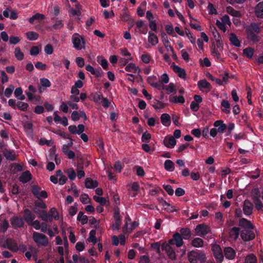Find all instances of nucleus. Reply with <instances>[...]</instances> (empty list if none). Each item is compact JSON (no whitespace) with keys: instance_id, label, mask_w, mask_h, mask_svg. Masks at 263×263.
I'll list each match as a JSON object with an SVG mask.
<instances>
[{"instance_id":"1","label":"nucleus","mask_w":263,"mask_h":263,"mask_svg":"<svg viewBox=\"0 0 263 263\" xmlns=\"http://www.w3.org/2000/svg\"><path fill=\"white\" fill-rule=\"evenodd\" d=\"M188 260L190 263H205L206 257L205 253L198 250H192L187 253Z\"/></svg>"},{"instance_id":"2","label":"nucleus","mask_w":263,"mask_h":263,"mask_svg":"<svg viewBox=\"0 0 263 263\" xmlns=\"http://www.w3.org/2000/svg\"><path fill=\"white\" fill-rule=\"evenodd\" d=\"M32 238L38 246L46 247L49 243L48 237L45 235L39 232H34L32 234Z\"/></svg>"},{"instance_id":"3","label":"nucleus","mask_w":263,"mask_h":263,"mask_svg":"<svg viewBox=\"0 0 263 263\" xmlns=\"http://www.w3.org/2000/svg\"><path fill=\"white\" fill-rule=\"evenodd\" d=\"M72 43L73 47L77 50H81L85 48V41L83 37L80 38L78 33H75L72 36Z\"/></svg>"},{"instance_id":"4","label":"nucleus","mask_w":263,"mask_h":263,"mask_svg":"<svg viewBox=\"0 0 263 263\" xmlns=\"http://www.w3.org/2000/svg\"><path fill=\"white\" fill-rule=\"evenodd\" d=\"M4 248H7L13 252H16L18 247L16 241L12 238H7L2 245Z\"/></svg>"},{"instance_id":"5","label":"nucleus","mask_w":263,"mask_h":263,"mask_svg":"<svg viewBox=\"0 0 263 263\" xmlns=\"http://www.w3.org/2000/svg\"><path fill=\"white\" fill-rule=\"evenodd\" d=\"M11 224L14 229L22 228L24 227L25 222L23 218L21 216H14L10 219Z\"/></svg>"},{"instance_id":"6","label":"nucleus","mask_w":263,"mask_h":263,"mask_svg":"<svg viewBox=\"0 0 263 263\" xmlns=\"http://www.w3.org/2000/svg\"><path fill=\"white\" fill-rule=\"evenodd\" d=\"M114 218L115 219V223L112 225V229L113 230H118L120 229L121 225V219L120 217V210L118 207L114 209Z\"/></svg>"},{"instance_id":"7","label":"nucleus","mask_w":263,"mask_h":263,"mask_svg":"<svg viewBox=\"0 0 263 263\" xmlns=\"http://www.w3.org/2000/svg\"><path fill=\"white\" fill-rule=\"evenodd\" d=\"M157 78L156 76H149L147 79V83L152 87L160 90L164 88V86L160 82L157 81Z\"/></svg>"},{"instance_id":"8","label":"nucleus","mask_w":263,"mask_h":263,"mask_svg":"<svg viewBox=\"0 0 263 263\" xmlns=\"http://www.w3.org/2000/svg\"><path fill=\"white\" fill-rule=\"evenodd\" d=\"M162 251H165L168 256V257L172 260H175L176 258V253L172 248V247L169 245V244H167L165 242H164L162 244L161 247Z\"/></svg>"},{"instance_id":"9","label":"nucleus","mask_w":263,"mask_h":263,"mask_svg":"<svg viewBox=\"0 0 263 263\" xmlns=\"http://www.w3.org/2000/svg\"><path fill=\"white\" fill-rule=\"evenodd\" d=\"M210 231V228L204 224H199L195 228L196 235L203 237Z\"/></svg>"},{"instance_id":"10","label":"nucleus","mask_w":263,"mask_h":263,"mask_svg":"<svg viewBox=\"0 0 263 263\" xmlns=\"http://www.w3.org/2000/svg\"><path fill=\"white\" fill-rule=\"evenodd\" d=\"M240 236L242 240L248 241L254 239L255 237V234L252 231L244 229L241 231Z\"/></svg>"},{"instance_id":"11","label":"nucleus","mask_w":263,"mask_h":263,"mask_svg":"<svg viewBox=\"0 0 263 263\" xmlns=\"http://www.w3.org/2000/svg\"><path fill=\"white\" fill-rule=\"evenodd\" d=\"M35 215L28 209H25L24 210L23 220L29 225L33 220L35 219Z\"/></svg>"},{"instance_id":"12","label":"nucleus","mask_w":263,"mask_h":263,"mask_svg":"<svg viewBox=\"0 0 263 263\" xmlns=\"http://www.w3.org/2000/svg\"><path fill=\"white\" fill-rule=\"evenodd\" d=\"M253 209V205L249 200H245L243 202V211L247 215L252 214Z\"/></svg>"},{"instance_id":"13","label":"nucleus","mask_w":263,"mask_h":263,"mask_svg":"<svg viewBox=\"0 0 263 263\" xmlns=\"http://www.w3.org/2000/svg\"><path fill=\"white\" fill-rule=\"evenodd\" d=\"M174 72L177 73L180 78H184L186 76L185 71L184 69L176 65L174 63L171 65Z\"/></svg>"},{"instance_id":"14","label":"nucleus","mask_w":263,"mask_h":263,"mask_svg":"<svg viewBox=\"0 0 263 263\" xmlns=\"http://www.w3.org/2000/svg\"><path fill=\"white\" fill-rule=\"evenodd\" d=\"M18 179L23 183H26L32 179V175L29 171H26L22 173Z\"/></svg>"},{"instance_id":"15","label":"nucleus","mask_w":263,"mask_h":263,"mask_svg":"<svg viewBox=\"0 0 263 263\" xmlns=\"http://www.w3.org/2000/svg\"><path fill=\"white\" fill-rule=\"evenodd\" d=\"M163 143L166 147L172 148L176 144V140L173 136H170L169 137H166L163 140Z\"/></svg>"},{"instance_id":"16","label":"nucleus","mask_w":263,"mask_h":263,"mask_svg":"<svg viewBox=\"0 0 263 263\" xmlns=\"http://www.w3.org/2000/svg\"><path fill=\"white\" fill-rule=\"evenodd\" d=\"M215 257L218 263H221L223 259L222 250L219 245H215Z\"/></svg>"},{"instance_id":"17","label":"nucleus","mask_w":263,"mask_h":263,"mask_svg":"<svg viewBox=\"0 0 263 263\" xmlns=\"http://www.w3.org/2000/svg\"><path fill=\"white\" fill-rule=\"evenodd\" d=\"M215 127H218L217 129H215V136L218 132L220 133H223L227 128L226 125L221 120L215 122Z\"/></svg>"},{"instance_id":"18","label":"nucleus","mask_w":263,"mask_h":263,"mask_svg":"<svg viewBox=\"0 0 263 263\" xmlns=\"http://www.w3.org/2000/svg\"><path fill=\"white\" fill-rule=\"evenodd\" d=\"M180 234L183 239L185 240L190 239L192 237L191 230L188 228H182L180 230Z\"/></svg>"},{"instance_id":"19","label":"nucleus","mask_w":263,"mask_h":263,"mask_svg":"<svg viewBox=\"0 0 263 263\" xmlns=\"http://www.w3.org/2000/svg\"><path fill=\"white\" fill-rule=\"evenodd\" d=\"M197 85L201 91H203V89H207L209 91L212 88L210 83L205 80L199 81Z\"/></svg>"},{"instance_id":"20","label":"nucleus","mask_w":263,"mask_h":263,"mask_svg":"<svg viewBox=\"0 0 263 263\" xmlns=\"http://www.w3.org/2000/svg\"><path fill=\"white\" fill-rule=\"evenodd\" d=\"M85 187L87 189H93L98 186V182L96 180H93L91 178H86L85 181Z\"/></svg>"},{"instance_id":"21","label":"nucleus","mask_w":263,"mask_h":263,"mask_svg":"<svg viewBox=\"0 0 263 263\" xmlns=\"http://www.w3.org/2000/svg\"><path fill=\"white\" fill-rule=\"evenodd\" d=\"M239 225L244 228L245 229H253L254 228L252 223L250 221L245 218L240 219L239 221Z\"/></svg>"},{"instance_id":"22","label":"nucleus","mask_w":263,"mask_h":263,"mask_svg":"<svg viewBox=\"0 0 263 263\" xmlns=\"http://www.w3.org/2000/svg\"><path fill=\"white\" fill-rule=\"evenodd\" d=\"M224 255L229 259H233L235 256V251L231 247L226 248L224 250Z\"/></svg>"},{"instance_id":"23","label":"nucleus","mask_w":263,"mask_h":263,"mask_svg":"<svg viewBox=\"0 0 263 263\" xmlns=\"http://www.w3.org/2000/svg\"><path fill=\"white\" fill-rule=\"evenodd\" d=\"M173 237L174 238L175 245L177 247H181L183 244V238L179 233L176 232L173 234Z\"/></svg>"},{"instance_id":"24","label":"nucleus","mask_w":263,"mask_h":263,"mask_svg":"<svg viewBox=\"0 0 263 263\" xmlns=\"http://www.w3.org/2000/svg\"><path fill=\"white\" fill-rule=\"evenodd\" d=\"M48 219L50 222L52 221L53 218L57 220L59 219L58 212L55 208H52L50 210L48 213Z\"/></svg>"},{"instance_id":"25","label":"nucleus","mask_w":263,"mask_h":263,"mask_svg":"<svg viewBox=\"0 0 263 263\" xmlns=\"http://www.w3.org/2000/svg\"><path fill=\"white\" fill-rule=\"evenodd\" d=\"M247 39L254 43L259 41L258 37L256 35L255 32L252 31L250 29H246Z\"/></svg>"},{"instance_id":"26","label":"nucleus","mask_w":263,"mask_h":263,"mask_svg":"<svg viewBox=\"0 0 263 263\" xmlns=\"http://www.w3.org/2000/svg\"><path fill=\"white\" fill-rule=\"evenodd\" d=\"M162 124L166 126H168L171 124V117L167 114H163L160 117Z\"/></svg>"},{"instance_id":"27","label":"nucleus","mask_w":263,"mask_h":263,"mask_svg":"<svg viewBox=\"0 0 263 263\" xmlns=\"http://www.w3.org/2000/svg\"><path fill=\"white\" fill-rule=\"evenodd\" d=\"M148 41L152 45L155 46L158 43V38L154 33L149 31L148 32Z\"/></svg>"},{"instance_id":"28","label":"nucleus","mask_w":263,"mask_h":263,"mask_svg":"<svg viewBox=\"0 0 263 263\" xmlns=\"http://www.w3.org/2000/svg\"><path fill=\"white\" fill-rule=\"evenodd\" d=\"M161 36L162 41L165 48L167 50H168L169 49H170V47H172V46L170 45V42L168 40V37H167L166 34L164 32L162 31L161 33Z\"/></svg>"},{"instance_id":"29","label":"nucleus","mask_w":263,"mask_h":263,"mask_svg":"<svg viewBox=\"0 0 263 263\" xmlns=\"http://www.w3.org/2000/svg\"><path fill=\"white\" fill-rule=\"evenodd\" d=\"M3 155L8 160L14 161L16 159L15 154L11 150H7L3 153Z\"/></svg>"},{"instance_id":"30","label":"nucleus","mask_w":263,"mask_h":263,"mask_svg":"<svg viewBox=\"0 0 263 263\" xmlns=\"http://www.w3.org/2000/svg\"><path fill=\"white\" fill-rule=\"evenodd\" d=\"M255 12L258 17H263V1L257 5Z\"/></svg>"},{"instance_id":"31","label":"nucleus","mask_w":263,"mask_h":263,"mask_svg":"<svg viewBox=\"0 0 263 263\" xmlns=\"http://www.w3.org/2000/svg\"><path fill=\"white\" fill-rule=\"evenodd\" d=\"M170 101L174 103H181L183 104L185 102V99L182 96H179L178 97L175 96L169 97Z\"/></svg>"},{"instance_id":"32","label":"nucleus","mask_w":263,"mask_h":263,"mask_svg":"<svg viewBox=\"0 0 263 263\" xmlns=\"http://www.w3.org/2000/svg\"><path fill=\"white\" fill-rule=\"evenodd\" d=\"M164 168L169 172H173L175 169L174 162L171 160H166L164 163Z\"/></svg>"},{"instance_id":"33","label":"nucleus","mask_w":263,"mask_h":263,"mask_svg":"<svg viewBox=\"0 0 263 263\" xmlns=\"http://www.w3.org/2000/svg\"><path fill=\"white\" fill-rule=\"evenodd\" d=\"M229 40L232 44L236 47H239L240 46V43L239 40L237 39L236 35L234 33H231L230 34Z\"/></svg>"},{"instance_id":"34","label":"nucleus","mask_w":263,"mask_h":263,"mask_svg":"<svg viewBox=\"0 0 263 263\" xmlns=\"http://www.w3.org/2000/svg\"><path fill=\"white\" fill-rule=\"evenodd\" d=\"M35 213L37 214H39L40 216L39 217L41 218L43 220L47 222L49 221V216L48 214L47 213L46 211L43 210L40 211L39 210H35Z\"/></svg>"},{"instance_id":"35","label":"nucleus","mask_w":263,"mask_h":263,"mask_svg":"<svg viewBox=\"0 0 263 263\" xmlns=\"http://www.w3.org/2000/svg\"><path fill=\"white\" fill-rule=\"evenodd\" d=\"M191 245L195 248H199L203 246V240L198 237H196L192 240Z\"/></svg>"},{"instance_id":"36","label":"nucleus","mask_w":263,"mask_h":263,"mask_svg":"<svg viewBox=\"0 0 263 263\" xmlns=\"http://www.w3.org/2000/svg\"><path fill=\"white\" fill-rule=\"evenodd\" d=\"M77 220L80 221L82 225H84L88 222V217L84 215L83 213L80 211L77 216Z\"/></svg>"},{"instance_id":"37","label":"nucleus","mask_w":263,"mask_h":263,"mask_svg":"<svg viewBox=\"0 0 263 263\" xmlns=\"http://www.w3.org/2000/svg\"><path fill=\"white\" fill-rule=\"evenodd\" d=\"M240 229L237 227H233L230 232V236L234 240H236L239 235Z\"/></svg>"},{"instance_id":"38","label":"nucleus","mask_w":263,"mask_h":263,"mask_svg":"<svg viewBox=\"0 0 263 263\" xmlns=\"http://www.w3.org/2000/svg\"><path fill=\"white\" fill-rule=\"evenodd\" d=\"M251 195L253 201L260 199V193L258 189H253L251 192Z\"/></svg>"},{"instance_id":"39","label":"nucleus","mask_w":263,"mask_h":263,"mask_svg":"<svg viewBox=\"0 0 263 263\" xmlns=\"http://www.w3.org/2000/svg\"><path fill=\"white\" fill-rule=\"evenodd\" d=\"M245 263H257L256 257L253 254L248 255L245 258Z\"/></svg>"},{"instance_id":"40","label":"nucleus","mask_w":263,"mask_h":263,"mask_svg":"<svg viewBox=\"0 0 263 263\" xmlns=\"http://www.w3.org/2000/svg\"><path fill=\"white\" fill-rule=\"evenodd\" d=\"M64 26V23L63 21L61 20H59L58 18L55 19V22L53 25L52 28L53 30H58L62 29Z\"/></svg>"},{"instance_id":"41","label":"nucleus","mask_w":263,"mask_h":263,"mask_svg":"<svg viewBox=\"0 0 263 263\" xmlns=\"http://www.w3.org/2000/svg\"><path fill=\"white\" fill-rule=\"evenodd\" d=\"M27 39L30 41L36 40L39 37V34L34 31H29L26 33Z\"/></svg>"},{"instance_id":"42","label":"nucleus","mask_w":263,"mask_h":263,"mask_svg":"<svg viewBox=\"0 0 263 263\" xmlns=\"http://www.w3.org/2000/svg\"><path fill=\"white\" fill-rule=\"evenodd\" d=\"M164 89L166 90V93L168 95L172 92H176L175 85L173 83H170L168 86H164V88L163 89Z\"/></svg>"},{"instance_id":"43","label":"nucleus","mask_w":263,"mask_h":263,"mask_svg":"<svg viewBox=\"0 0 263 263\" xmlns=\"http://www.w3.org/2000/svg\"><path fill=\"white\" fill-rule=\"evenodd\" d=\"M16 106L18 109L23 111H26L29 107L28 103L21 101H18L16 103Z\"/></svg>"},{"instance_id":"44","label":"nucleus","mask_w":263,"mask_h":263,"mask_svg":"<svg viewBox=\"0 0 263 263\" xmlns=\"http://www.w3.org/2000/svg\"><path fill=\"white\" fill-rule=\"evenodd\" d=\"M103 98L102 93L100 91H98L94 94L93 100L95 103H100Z\"/></svg>"},{"instance_id":"45","label":"nucleus","mask_w":263,"mask_h":263,"mask_svg":"<svg viewBox=\"0 0 263 263\" xmlns=\"http://www.w3.org/2000/svg\"><path fill=\"white\" fill-rule=\"evenodd\" d=\"M14 54L16 58L19 61L22 60L24 58L23 52H22L20 48L18 47L15 49Z\"/></svg>"},{"instance_id":"46","label":"nucleus","mask_w":263,"mask_h":263,"mask_svg":"<svg viewBox=\"0 0 263 263\" xmlns=\"http://www.w3.org/2000/svg\"><path fill=\"white\" fill-rule=\"evenodd\" d=\"M227 12L233 16L239 17L240 16V12L238 11L234 10L232 7L229 6L227 8Z\"/></svg>"},{"instance_id":"47","label":"nucleus","mask_w":263,"mask_h":263,"mask_svg":"<svg viewBox=\"0 0 263 263\" xmlns=\"http://www.w3.org/2000/svg\"><path fill=\"white\" fill-rule=\"evenodd\" d=\"M96 231L95 230H91L89 232L88 240L89 242L96 243L97 242V238L96 237Z\"/></svg>"},{"instance_id":"48","label":"nucleus","mask_w":263,"mask_h":263,"mask_svg":"<svg viewBox=\"0 0 263 263\" xmlns=\"http://www.w3.org/2000/svg\"><path fill=\"white\" fill-rule=\"evenodd\" d=\"M66 173H67L68 178L71 180H74L76 177V172L73 168L68 169Z\"/></svg>"},{"instance_id":"49","label":"nucleus","mask_w":263,"mask_h":263,"mask_svg":"<svg viewBox=\"0 0 263 263\" xmlns=\"http://www.w3.org/2000/svg\"><path fill=\"white\" fill-rule=\"evenodd\" d=\"M254 49L251 47L247 48L243 50V54L248 58H252L253 53Z\"/></svg>"},{"instance_id":"50","label":"nucleus","mask_w":263,"mask_h":263,"mask_svg":"<svg viewBox=\"0 0 263 263\" xmlns=\"http://www.w3.org/2000/svg\"><path fill=\"white\" fill-rule=\"evenodd\" d=\"M41 191V188L37 185H33L31 186V192L36 198H39L37 196Z\"/></svg>"},{"instance_id":"51","label":"nucleus","mask_w":263,"mask_h":263,"mask_svg":"<svg viewBox=\"0 0 263 263\" xmlns=\"http://www.w3.org/2000/svg\"><path fill=\"white\" fill-rule=\"evenodd\" d=\"M246 29H250L256 33H258L260 32V29L258 26L255 23H252L250 26L247 27Z\"/></svg>"},{"instance_id":"52","label":"nucleus","mask_w":263,"mask_h":263,"mask_svg":"<svg viewBox=\"0 0 263 263\" xmlns=\"http://www.w3.org/2000/svg\"><path fill=\"white\" fill-rule=\"evenodd\" d=\"M221 105L225 108V109H222V111L225 112L227 114H229L230 113V110H228L230 107V103L227 100H223L221 102Z\"/></svg>"},{"instance_id":"53","label":"nucleus","mask_w":263,"mask_h":263,"mask_svg":"<svg viewBox=\"0 0 263 263\" xmlns=\"http://www.w3.org/2000/svg\"><path fill=\"white\" fill-rule=\"evenodd\" d=\"M33 125L31 122H28L24 125V128L26 133L27 134H32L33 133L32 130Z\"/></svg>"},{"instance_id":"54","label":"nucleus","mask_w":263,"mask_h":263,"mask_svg":"<svg viewBox=\"0 0 263 263\" xmlns=\"http://www.w3.org/2000/svg\"><path fill=\"white\" fill-rule=\"evenodd\" d=\"M151 139V135L147 132L143 133L141 137V141L143 142L148 143Z\"/></svg>"},{"instance_id":"55","label":"nucleus","mask_w":263,"mask_h":263,"mask_svg":"<svg viewBox=\"0 0 263 263\" xmlns=\"http://www.w3.org/2000/svg\"><path fill=\"white\" fill-rule=\"evenodd\" d=\"M93 199L97 202H99L101 205L104 206L106 203V200L104 197L93 196Z\"/></svg>"},{"instance_id":"56","label":"nucleus","mask_w":263,"mask_h":263,"mask_svg":"<svg viewBox=\"0 0 263 263\" xmlns=\"http://www.w3.org/2000/svg\"><path fill=\"white\" fill-rule=\"evenodd\" d=\"M41 85L45 87H49L51 86V82L46 78H41L40 80Z\"/></svg>"},{"instance_id":"57","label":"nucleus","mask_w":263,"mask_h":263,"mask_svg":"<svg viewBox=\"0 0 263 263\" xmlns=\"http://www.w3.org/2000/svg\"><path fill=\"white\" fill-rule=\"evenodd\" d=\"M163 189L165 190V191L167 193V194L172 196L174 194V190L173 189L171 185L169 184H164L163 185Z\"/></svg>"},{"instance_id":"58","label":"nucleus","mask_w":263,"mask_h":263,"mask_svg":"<svg viewBox=\"0 0 263 263\" xmlns=\"http://www.w3.org/2000/svg\"><path fill=\"white\" fill-rule=\"evenodd\" d=\"M136 174L138 176L143 177L145 175L144 169L140 166H136Z\"/></svg>"},{"instance_id":"59","label":"nucleus","mask_w":263,"mask_h":263,"mask_svg":"<svg viewBox=\"0 0 263 263\" xmlns=\"http://www.w3.org/2000/svg\"><path fill=\"white\" fill-rule=\"evenodd\" d=\"M20 39L18 36L12 35L9 38L10 44L16 45L20 42Z\"/></svg>"},{"instance_id":"60","label":"nucleus","mask_w":263,"mask_h":263,"mask_svg":"<svg viewBox=\"0 0 263 263\" xmlns=\"http://www.w3.org/2000/svg\"><path fill=\"white\" fill-rule=\"evenodd\" d=\"M14 89V87L13 85H10L9 87L7 88L5 91V96L7 98L10 97Z\"/></svg>"},{"instance_id":"61","label":"nucleus","mask_w":263,"mask_h":263,"mask_svg":"<svg viewBox=\"0 0 263 263\" xmlns=\"http://www.w3.org/2000/svg\"><path fill=\"white\" fill-rule=\"evenodd\" d=\"M253 202L255 204V208H256V209L258 211L262 212L263 211V204L262 203L261 200L260 199H259V200H255Z\"/></svg>"},{"instance_id":"62","label":"nucleus","mask_w":263,"mask_h":263,"mask_svg":"<svg viewBox=\"0 0 263 263\" xmlns=\"http://www.w3.org/2000/svg\"><path fill=\"white\" fill-rule=\"evenodd\" d=\"M89 222L90 225H94V227L97 229L99 225V221L92 216L89 217Z\"/></svg>"},{"instance_id":"63","label":"nucleus","mask_w":263,"mask_h":263,"mask_svg":"<svg viewBox=\"0 0 263 263\" xmlns=\"http://www.w3.org/2000/svg\"><path fill=\"white\" fill-rule=\"evenodd\" d=\"M151 247L153 249L156 250V252L158 254H160L161 252L160 244L159 242H154L151 244Z\"/></svg>"},{"instance_id":"64","label":"nucleus","mask_w":263,"mask_h":263,"mask_svg":"<svg viewBox=\"0 0 263 263\" xmlns=\"http://www.w3.org/2000/svg\"><path fill=\"white\" fill-rule=\"evenodd\" d=\"M76 62L78 67L82 68L85 65L84 59L81 57H77L76 59Z\"/></svg>"}]
</instances>
